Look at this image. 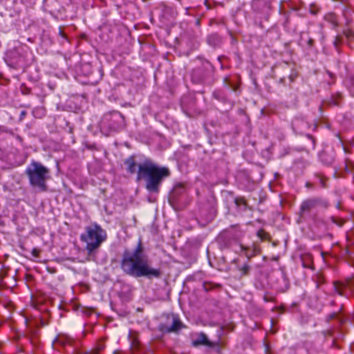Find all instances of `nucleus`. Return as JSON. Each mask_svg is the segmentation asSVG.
Wrapping results in <instances>:
<instances>
[{"label":"nucleus","mask_w":354,"mask_h":354,"mask_svg":"<svg viewBox=\"0 0 354 354\" xmlns=\"http://www.w3.org/2000/svg\"><path fill=\"white\" fill-rule=\"evenodd\" d=\"M121 266L124 272L135 277H158L160 275L159 270L149 264L140 241L134 250L124 252Z\"/></svg>","instance_id":"nucleus-1"},{"label":"nucleus","mask_w":354,"mask_h":354,"mask_svg":"<svg viewBox=\"0 0 354 354\" xmlns=\"http://www.w3.org/2000/svg\"><path fill=\"white\" fill-rule=\"evenodd\" d=\"M167 168L160 167L151 161L147 160L138 166V180L144 179L148 192L158 193L162 180L169 176Z\"/></svg>","instance_id":"nucleus-2"},{"label":"nucleus","mask_w":354,"mask_h":354,"mask_svg":"<svg viewBox=\"0 0 354 354\" xmlns=\"http://www.w3.org/2000/svg\"><path fill=\"white\" fill-rule=\"evenodd\" d=\"M82 241L86 243V248L91 254L106 239V232L100 225L93 224L86 227V232L81 235Z\"/></svg>","instance_id":"nucleus-3"},{"label":"nucleus","mask_w":354,"mask_h":354,"mask_svg":"<svg viewBox=\"0 0 354 354\" xmlns=\"http://www.w3.org/2000/svg\"><path fill=\"white\" fill-rule=\"evenodd\" d=\"M30 185L40 191L44 190V167L36 162H32L26 169Z\"/></svg>","instance_id":"nucleus-4"},{"label":"nucleus","mask_w":354,"mask_h":354,"mask_svg":"<svg viewBox=\"0 0 354 354\" xmlns=\"http://www.w3.org/2000/svg\"><path fill=\"white\" fill-rule=\"evenodd\" d=\"M333 287L337 293L340 295H343V290L344 288H347L352 295L354 297V279H347L346 283L335 281L333 283Z\"/></svg>","instance_id":"nucleus-5"},{"label":"nucleus","mask_w":354,"mask_h":354,"mask_svg":"<svg viewBox=\"0 0 354 354\" xmlns=\"http://www.w3.org/2000/svg\"><path fill=\"white\" fill-rule=\"evenodd\" d=\"M168 321H171V325H162L160 326L161 330L164 332H176L178 331L182 326V324L179 319L176 317L174 315H171L168 317Z\"/></svg>","instance_id":"nucleus-6"},{"label":"nucleus","mask_w":354,"mask_h":354,"mask_svg":"<svg viewBox=\"0 0 354 354\" xmlns=\"http://www.w3.org/2000/svg\"><path fill=\"white\" fill-rule=\"evenodd\" d=\"M319 203V200L317 198H309L304 201L300 207V214L302 215L306 212L310 211L312 209L317 206Z\"/></svg>","instance_id":"nucleus-7"},{"label":"nucleus","mask_w":354,"mask_h":354,"mask_svg":"<svg viewBox=\"0 0 354 354\" xmlns=\"http://www.w3.org/2000/svg\"><path fill=\"white\" fill-rule=\"evenodd\" d=\"M192 344L194 346L205 345L212 346L213 344L208 340L206 335L203 333H201L198 337L193 339Z\"/></svg>","instance_id":"nucleus-8"},{"label":"nucleus","mask_w":354,"mask_h":354,"mask_svg":"<svg viewBox=\"0 0 354 354\" xmlns=\"http://www.w3.org/2000/svg\"><path fill=\"white\" fill-rule=\"evenodd\" d=\"M125 165L127 166V169L131 174H133L137 171V165L134 159L132 157L127 158L124 162Z\"/></svg>","instance_id":"nucleus-9"},{"label":"nucleus","mask_w":354,"mask_h":354,"mask_svg":"<svg viewBox=\"0 0 354 354\" xmlns=\"http://www.w3.org/2000/svg\"><path fill=\"white\" fill-rule=\"evenodd\" d=\"M42 302H43V298L42 297H37L36 299H34L32 300L33 306L35 308H37L38 310L41 309V307L42 306Z\"/></svg>","instance_id":"nucleus-10"},{"label":"nucleus","mask_w":354,"mask_h":354,"mask_svg":"<svg viewBox=\"0 0 354 354\" xmlns=\"http://www.w3.org/2000/svg\"><path fill=\"white\" fill-rule=\"evenodd\" d=\"M331 219L334 223L337 224L339 227L342 226L344 224V221L342 219H337L334 217H332Z\"/></svg>","instance_id":"nucleus-11"},{"label":"nucleus","mask_w":354,"mask_h":354,"mask_svg":"<svg viewBox=\"0 0 354 354\" xmlns=\"http://www.w3.org/2000/svg\"><path fill=\"white\" fill-rule=\"evenodd\" d=\"M249 270H250V268L247 264L244 265L240 269V270L241 271V272L243 275L247 274L248 273Z\"/></svg>","instance_id":"nucleus-12"},{"label":"nucleus","mask_w":354,"mask_h":354,"mask_svg":"<svg viewBox=\"0 0 354 354\" xmlns=\"http://www.w3.org/2000/svg\"><path fill=\"white\" fill-rule=\"evenodd\" d=\"M104 348V344L102 343L100 344L96 348L93 350V354H97L99 351Z\"/></svg>","instance_id":"nucleus-13"},{"label":"nucleus","mask_w":354,"mask_h":354,"mask_svg":"<svg viewBox=\"0 0 354 354\" xmlns=\"http://www.w3.org/2000/svg\"><path fill=\"white\" fill-rule=\"evenodd\" d=\"M32 255L35 258H37L39 255V250L37 249H33L32 251Z\"/></svg>","instance_id":"nucleus-14"},{"label":"nucleus","mask_w":354,"mask_h":354,"mask_svg":"<svg viewBox=\"0 0 354 354\" xmlns=\"http://www.w3.org/2000/svg\"><path fill=\"white\" fill-rule=\"evenodd\" d=\"M245 255H246L248 258H250V257H252V256H253V255H254V252H251V253L247 252V253L245 254Z\"/></svg>","instance_id":"nucleus-15"},{"label":"nucleus","mask_w":354,"mask_h":354,"mask_svg":"<svg viewBox=\"0 0 354 354\" xmlns=\"http://www.w3.org/2000/svg\"><path fill=\"white\" fill-rule=\"evenodd\" d=\"M59 34L64 37V33H63V32H62L61 28L59 29Z\"/></svg>","instance_id":"nucleus-16"},{"label":"nucleus","mask_w":354,"mask_h":354,"mask_svg":"<svg viewBox=\"0 0 354 354\" xmlns=\"http://www.w3.org/2000/svg\"><path fill=\"white\" fill-rule=\"evenodd\" d=\"M320 181H321V183L322 184V185L324 186V181H323L322 178H320Z\"/></svg>","instance_id":"nucleus-17"},{"label":"nucleus","mask_w":354,"mask_h":354,"mask_svg":"<svg viewBox=\"0 0 354 354\" xmlns=\"http://www.w3.org/2000/svg\"><path fill=\"white\" fill-rule=\"evenodd\" d=\"M258 235L261 237V232H259Z\"/></svg>","instance_id":"nucleus-18"}]
</instances>
